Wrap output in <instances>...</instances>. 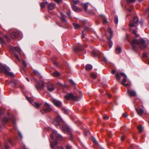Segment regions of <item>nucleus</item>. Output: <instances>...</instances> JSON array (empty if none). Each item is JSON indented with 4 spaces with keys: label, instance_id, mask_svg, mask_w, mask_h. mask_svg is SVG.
<instances>
[{
    "label": "nucleus",
    "instance_id": "obj_27",
    "mask_svg": "<svg viewBox=\"0 0 149 149\" xmlns=\"http://www.w3.org/2000/svg\"><path fill=\"white\" fill-rule=\"evenodd\" d=\"M82 50L81 47V46L80 47H77L74 50L76 52H79Z\"/></svg>",
    "mask_w": 149,
    "mask_h": 149
},
{
    "label": "nucleus",
    "instance_id": "obj_25",
    "mask_svg": "<svg viewBox=\"0 0 149 149\" xmlns=\"http://www.w3.org/2000/svg\"><path fill=\"white\" fill-rule=\"evenodd\" d=\"M139 131L140 132H142L143 130V127L141 125H139L137 127Z\"/></svg>",
    "mask_w": 149,
    "mask_h": 149
},
{
    "label": "nucleus",
    "instance_id": "obj_64",
    "mask_svg": "<svg viewBox=\"0 0 149 149\" xmlns=\"http://www.w3.org/2000/svg\"><path fill=\"white\" fill-rule=\"evenodd\" d=\"M88 131H87L86 132H84V134H85V136H87V133H88Z\"/></svg>",
    "mask_w": 149,
    "mask_h": 149
},
{
    "label": "nucleus",
    "instance_id": "obj_8",
    "mask_svg": "<svg viewBox=\"0 0 149 149\" xmlns=\"http://www.w3.org/2000/svg\"><path fill=\"white\" fill-rule=\"evenodd\" d=\"M63 122V120L61 116H58L56 118V120L54 121L53 122V123L56 125L58 126L60 125V123L61 122Z\"/></svg>",
    "mask_w": 149,
    "mask_h": 149
},
{
    "label": "nucleus",
    "instance_id": "obj_23",
    "mask_svg": "<svg viewBox=\"0 0 149 149\" xmlns=\"http://www.w3.org/2000/svg\"><path fill=\"white\" fill-rule=\"evenodd\" d=\"M51 75L54 77H58L60 76V74L58 71H56L52 73Z\"/></svg>",
    "mask_w": 149,
    "mask_h": 149
},
{
    "label": "nucleus",
    "instance_id": "obj_17",
    "mask_svg": "<svg viewBox=\"0 0 149 149\" xmlns=\"http://www.w3.org/2000/svg\"><path fill=\"white\" fill-rule=\"evenodd\" d=\"M136 110L138 114L140 116H142L143 114L144 111V110L141 108H140L139 109L136 108Z\"/></svg>",
    "mask_w": 149,
    "mask_h": 149
},
{
    "label": "nucleus",
    "instance_id": "obj_7",
    "mask_svg": "<svg viewBox=\"0 0 149 149\" xmlns=\"http://www.w3.org/2000/svg\"><path fill=\"white\" fill-rule=\"evenodd\" d=\"M139 21V18L137 17H134L133 21H131L130 22L129 25L131 27H136L138 25Z\"/></svg>",
    "mask_w": 149,
    "mask_h": 149
},
{
    "label": "nucleus",
    "instance_id": "obj_16",
    "mask_svg": "<svg viewBox=\"0 0 149 149\" xmlns=\"http://www.w3.org/2000/svg\"><path fill=\"white\" fill-rule=\"evenodd\" d=\"M19 36V33L17 32H14L10 34V37L13 39H15L18 37Z\"/></svg>",
    "mask_w": 149,
    "mask_h": 149
},
{
    "label": "nucleus",
    "instance_id": "obj_38",
    "mask_svg": "<svg viewBox=\"0 0 149 149\" xmlns=\"http://www.w3.org/2000/svg\"><path fill=\"white\" fill-rule=\"evenodd\" d=\"M22 64L24 65L25 68H26L27 67V64L26 62L24 60H22Z\"/></svg>",
    "mask_w": 149,
    "mask_h": 149
},
{
    "label": "nucleus",
    "instance_id": "obj_45",
    "mask_svg": "<svg viewBox=\"0 0 149 149\" xmlns=\"http://www.w3.org/2000/svg\"><path fill=\"white\" fill-rule=\"evenodd\" d=\"M108 22L107 19V18H105L103 19V23L105 24Z\"/></svg>",
    "mask_w": 149,
    "mask_h": 149
},
{
    "label": "nucleus",
    "instance_id": "obj_2",
    "mask_svg": "<svg viewBox=\"0 0 149 149\" xmlns=\"http://www.w3.org/2000/svg\"><path fill=\"white\" fill-rule=\"evenodd\" d=\"M82 96L81 93L78 92L77 95H74L72 93H69L64 96V97L66 99L69 100L72 99L74 101L79 100Z\"/></svg>",
    "mask_w": 149,
    "mask_h": 149
},
{
    "label": "nucleus",
    "instance_id": "obj_19",
    "mask_svg": "<svg viewBox=\"0 0 149 149\" xmlns=\"http://www.w3.org/2000/svg\"><path fill=\"white\" fill-rule=\"evenodd\" d=\"M60 13L61 16V20L65 22L66 23H67L66 16L62 13L61 12Z\"/></svg>",
    "mask_w": 149,
    "mask_h": 149
},
{
    "label": "nucleus",
    "instance_id": "obj_28",
    "mask_svg": "<svg viewBox=\"0 0 149 149\" xmlns=\"http://www.w3.org/2000/svg\"><path fill=\"white\" fill-rule=\"evenodd\" d=\"M9 84L12 85L14 87H15L16 86V84L13 81H11L9 83Z\"/></svg>",
    "mask_w": 149,
    "mask_h": 149
},
{
    "label": "nucleus",
    "instance_id": "obj_10",
    "mask_svg": "<svg viewBox=\"0 0 149 149\" xmlns=\"http://www.w3.org/2000/svg\"><path fill=\"white\" fill-rule=\"evenodd\" d=\"M47 88L48 90L50 92H52L55 89L54 85L51 82L48 83Z\"/></svg>",
    "mask_w": 149,
    "mask_h": 149
},
{
    "label": "nucleus",
    "instance_id": "obj_57",
    "mask_svg": "<svg viewBox=\"0 0 149 149\" xmlns=\"http://www.w3.org/2000/svg\"><path fill=\"white\" fill-rule=\"evenodd\" d=\"M57 149H64V148L61 146H59L57 147Z\"/></svg>",
    "mask_w": 149,
    "mask_h": 149
},
{
    "label": "nucleus",
    "instance_id": "obj_6",
    "mask_svg": "<svg viewBox=\"0 0 149 149\" xmlns=\"http://www.w3.org/2000/svg\"><path fill=\"white\" fill-rule=\"evenodd\" d=\"M61 129L64 132H69L68 134L70 139V140H72V133L71 132H70V129L69 127L66 125L64 124L62 125Z\"/></svg>",
    "mask_w": 149,
    "mask_h": 149
},
{
    "label": "nucleus",
    "instance_id": "obj_37",
    "mask_svg": "<svg viewBox=\"0 0 149 149\" xmlns=\"http://www.w3.org/2000/svg\"><path fill=\"white\" fill-rule=\"evenodd\" d=\"M79 3V1L78 0H73V3L74 5H76L78 4Z\"/></svg>",
    "mask_w": 149,
    "mask_h": 149
},
{
    "label": "nucleus",
    "instance_id": "obj_47",
    "mask_svg": "<svg viewBox=\"0 0 149 149\" xmlns=\"http://www.w3.org/2000/svg\"><path fill=\"white\" fill-rule=\"evenodd\" d=\"M34 73L36 75H40L39 72L37 70H34Z\"/></svg>",
    "mask_w": 149,
    "mask_h": 149
},
{
    "label": "nucleus",
    "instance_id": "obj_53",
    "mask_svg": "<svg viewBox=\"0 0 149 149\" xmlns=\"http://www.w3.org/2000/svg\"><path fill=\"white\" fill-rule=\"evenodd\" d=\"M8 141L13 146V143H12V141H11V140L10 139H8Z\"/></svg>",
    "mask_w": 149,
    "mask_h": 149
},
{
    "label": "nucleus",
    "instance_id": "obj_18",
    "mask_svg": "<svg viewBox=\"0 0 149 149\" xmlns=\"http://www.w3.org/2000/svg\"><path fill=\"white\" fill-rule=\"evenodd\" d=\"M72 10L75 12H79L81 11V10L80 9L78 8L76 6L73 5H72Z\"/></svg>",
    "mask_w": 149,
    "mask_h": 149
},
{
    "label": "nucleus",
    "instance_id": "obj_9",
    "mask_svg": "<svg viewBox=\"0 0 149 149\" xmlns=\"http://www.w3.org/2000/svg\"><path fill=\"white\" fill-rule=\"evenodd\" d=\"M44 87V82L43 81H39L36 85V87L38 90L43 88Z\"/></svg>",
    "mask_w": 149,
    "mask_h": 149
},
{
    "label": "nucleus",
    "instance_id": "obj_42",
    "mask_svg": "<svg viewBox=\"0 0 149 149\" xmlns=\"http://www.w3.org/2000/svg\"><path fill=\"white\" fill-rule=\"evenodd\" d=\"M55 1L58 3L59 4L62 2V0H54Z\"/></svg>",
    "mask_w": 149,
    "mask_h": 149
},
{
    "label": "nucleus",
    "instance_id": "obj_5",
    "mask_svg": "<svg viewBox=\"0 0 149 149\" xmlns=\"http://www.w3.org/2000/svg\"><path fill=\"white\" fill-rule=\"evenodd\" d=\"M52 110L50 105L47 103L45 102L43 107V109L40 110V112L42 113L50 112Z\"/></svg>",
    "mask_w": 149,
    "mask_h": 149
},
{
    "label": "nucleus",
    "instance_id": "obj_12",
    "mask_svg": "<svg viewBox=\"0 0 149 149\" xmlns=\"http://www.w3.org/2000/svg\"><path fill=\"white\" fill-rule=\"evenodd\" d=\"M128 95L130 97L136 96V92L133 90H128L127 91Z\"/></svg>",
    "mask_w": 149,
    "mask_h": 149
},
{
    "label": "nucleus",
    "instance_id": "obj_11",
    "mask_svg": "<svg viewBox=\"0 0 149 149\" xmlns=\"http://www.w3.org/2000/svg\"><path fill=\"white\" fill-rule=\"evenodd\" d=\"M120 75L124 77V78L121 83V84L125 86H127V84H125L127 81V77L126 75L123 72H120Z\"/></svg>",
    "mask_w": 149,
    "mask_h": 149
},
{
    "label": "nucleus",
    "instance_id": "obj_29",
    "mask_svg": "<svg viewBox=\"0 0 149 149\" xmlns=\"http://www.w3.org/2000/svg\"><path fill=\"white\" fill-rule=\"evenodd\" d=\"M14 49L20 54L21 53V50L20 49L15 47H14Z\"/></svg>",
    "mask_w": 149,
    "mask_h": 149
},
{
    "label": "nucleus",
    "instance_id": "obj_13",
    "mask_svg": "<svg viewBox=\"0 0 149 149\" xmlns=\"http://www.w3.org/2000/svg\"><path fill=\"white\" fill-rule=\"evenodd\" d=\"M53 102L54 105L57 107H59L62 105L61 102L57 100L54 99Z\"/></svg>",
    "mask_w": 149,
    "mask_h": 149
},
{
    "label": "nucleus",
    "instance_id": "obj_39",
    "mask_svg": "<svg viewBox=\"0 0 149 149\" xmlns=\"http://www.w3.org/2000/svg\"><path fill=\"white\" fill-rule=\"evenodd\" d=\"M40 6L41 8H44L45 6L44 3L43 2L41 3H40Z\"/></svg>",
    "mask_w": 149,
    "mask_h": 149
},
{
    "label": "nucleus",
    "instance_id": "obj_54",
    "mask_svg": "<svg viewBox=\"0 0 149 149\" xmlns=\"http://www.w3.org/2000/svg\"><path fill=\"white\" fill-rule=\"evenodd\" d=\"M123 116L125 117H127L128 116V115H127V113H125L123 114Z\"/></svg>",
    "mask_w": 149,
    "mask_h": 149
},
{
    "label": "nucleus",
    "instance_id": "obj_51",
    "mask_svg": "<svg viewBox=\"0 0 149 149\" xmlns=\"http://www.w3.org/2000/svg\"><path fill=\"white\" fill-rule=\"evenodd\" d=\"M26 98L27 100L30 103L31 102H32V101H31V99L30 98L28 97H27V96L26 97Z\"/></svg>",
    "mask_w": 149,
    "mask_h": 149
},
{
    "label": "nucleus",
    "instance_id": "obj_62",
    "mask_svg": "<svg viewBox=\"0 0 149 149\" xmlns=\"http://www.w3.org/2000/svg\"><path fill=\"white\" fill-rule=\"evenodd\" d=\"M125 138V136H122L121 138V140L122 141Z\"/></svg>",
    "mask_w": 149,
    "mask_h": 149
},
{
    "label": "nucleus",
    "instance_id": "obj_14",
    "mask_svg": "<svg viewBox=\"0 0 149 149\" xmlns=\"http://www.w3.org/2000/svg\"><path fill=\"white\" fill-rule=\"evenodd\" d=\"M31 103L35 108L37 109L39 108L41 105V103H38L37 102L32 101V102H31Z\"/></svg>",
    "mask_w": 149,
    "mask_h": 149
},
{
    "label": "nucleus",
    "instance_id": "obj_46",
    "mask_svg": "<svg viewBox=\"0 0 149 149\" xmlns=\"http://www.w3.org/2000/svg\"><path fill=\"white\" fill-rule=\"evenodd\" d=\"M0 40H1V44H5V41L1 38Z\"/></svg>",
    "mask_w": 149,
    "mask_h": 149
},
{
    "label": "nucleus",
    "instance_id": "obj_32",
    "mask_svg": "<svg viewBox=\"0 0 149 149\" xmlns=\"http://www.w3.org/2000/svg\"><path fill=\"white\" fill-rule=\"evenodd\" d=\"M88 3H86L84 5V8L85 11H86L88 9Z\"/></svg>",
    "mask_w": 149,
    "mask_h": 149
},
{
    "label": "nucleus",
    "instance_id": "obj_21",
    "mask_svg": "<svg viewBox=\"0 0 149 149\" xmlns=\"http://www.w3.org/2000/svg\"><path fill=\"white\" fill-rule=\"evenodd\" d=\"M50 141L51 147L53 149L54 148V147L58 145L57 142H54L51 141Z\"/></svg>",
    "mask_w": 149,
    "mask_h": 149
},
{
    "label": "nucleus",
    "instance_id": "obj_40",
    "mask_svg": "<svg viewBox=\"0 0 149 149\" xmlns=\"http://www.w3.org/2000/svg\"><path fill=\"white\" fill-rule=\"evenodd\" d=\"M4 37L6 39L7 41L9 42L10 41V39L8 38V36L7 35H5L4 36Z\"/></svg>",
    "mask_w": 149,
    "mask_h": 149
},
{
    "label": "nucleus",
    "instance_id": "obj_48",
    "mask_svg": "<svg viewBox=\"0 0 149 149\" xmlns=\"http://www.w3.org/2000/svg\"><path fill=\"white\" fill-rule=\"evenodd\" d=\"M84 31H82V35L81 36V38H82V39H83V40L85 41V40L83 39L84 37Z\"/></svg>",
    "mask_w": 149,
    "mask_h": 149
},
{
    "label": "nucleus",
    "instance_id": "obj_44",
    "mask_svg": "<svg viewBox=\"0 0 149 149\" xmlns=\"http://www.w3.org/2000/svg\"><path fill=\"white\" fill-rule=\"evenodd\" d=\"M132 33L134 34L136 36H138V35L136 33V30L132 31Z\"/></svg>",
    "mask_w": 149,
    "mask_h": 149
},
{
    "label": "nucleus",
    "instance_id": "obj_55",
    "mask_svg": "<svg viewBox=\"0 0 149 149\" xmlns=\"http://www.w3.org/2000/svg\"><path fill=\"white\" fill-rule=\"evenodd\" d=\"M62 110L65 113H67L68 112L67 110L64 108Z\"/></svg>",
    "mask_w": 149,
    "mask_h": 149
},
{
    "label": "nucleus",
    "instance_id": "obj_35",
    "mask_svg": "<svg viewBox=\"0 0 149 149\" xmlns=\"http://www.w3.org/2000/svg\"><path fill=\"white\" fill-rule=\"evenodd\" d=\"M131 147L132 149H138V147L134 144H131Z\"/></svg>",
    "mask_w": 149,
    "mask_h": 149
},
{
    "label": "nucleus",
    "instance_id": "obj_43",
    "mask_svg": "<svg viewBox=\"0 0 149 149\" xmlns=\"http://www.w3.org/2000/svg\"><path fill=\"white\" fill-rule=\"evenodd\" d=\"M15 57H16V58L19 61H20V59L19 58V57H18V55L16 54H15Z\"/></svg>",
    "mask_w": 149,
    "mask_h": 149
},
{
    "label": "nucleus",
    "instance_id": "obj_58",
    "mask_svg": "<svg viewBox=\"0 0 149 149\" xmlns=\"http://www.w3.org/2000/svg\"><path fill=\"white\" fill-rule=\"evenodd\" d=\"M149 11V6H148V8L145 10V12H148Z\"/></svg>",
    "mask_w": 149,
    "mask_h": 149
},
{
    "label": "nucleus",
    "instance_id": "obj_3",
    "mask_svg": "<svg viewBox=\"0 0 149 149\" xmlns=\"http://www.w3.org/2000/svg\"><path fill=\"white\" fill-rule=\"evenodd\" d=\"M1 72L4 71L5 74L8 76H10L12 77H14V74L12 73L9 72L10 69L8 66L3 65L1 64Z\"/></svg>",
    "mask_w": 149,
    "mask_h": 149
},
{
    "label": "nucleus",
    "instance_id": "obj_15",
    "mask_svg": "<svg viewBox=\"0 0 149 149\" xmlns=\"http://www.w3.org/2000/svg\"><path fill=\"white\" fill-rule=\"evenodd\" d=\"M55 6V5L53 3H51L49 4L47 8L49 10H52L54 9Z\"/></svg>",
    "mask_w": 149,
    "mask_h": 149
},
{
    "label": "nucleus",
    "instance_id": "obj_49",
    "mask_svg": "<svg viewBox=\"0 0 149 149\" xmlns=\"http://www.w3.org/2000/svg\"><path fill=\"white\" fill-rule=\"evenodd\" d=\"M66 149H71V147L69 145H67L66 146Z\"/></svg>",
    "mask_w": 149,
    "mask_h": 149
},
{
    "label": "nucleus",
    "instance_id": "obj_1",
    "mask_svg": "<svg viewBox=\"0 0 149 149\" xmlns=\"http://www.w3.org/2000/svg\"><path fill=\"white\" fill-rule=\"evenodd\" d=\"M131 44L134 50L136 52H137L138 51V45L143 50L144 49L147 47V45L146 44L145 41L142 39L139 40L134 39L132 40Z\"/></svg>",
    "mask_w": 149,
    "mask_h": 149
},
{
    "label": "nucleus",
    "instance_id": "obj_52",
    "mask_svg": "<svg viewBox=\"0 0 149 149\" xmlns=\"http://www.w3.org/2000/svg\"><path fill=\"white\" fill-rule=\"evenodd\" d=\"M103 118L104 119H108L109 118V117L107 115H106L103 117Z\"/></svg>",
    "mask_w": 149,
    "mask_h": 149
},
{
    "label": "nucleus",
    "instance_id": "obj_34",
    "mask_svg": "<svg viewBox=\"0 0 149 149\" xmlns=\"http://www.w3.org/2000/svg\"><path fill=\"white\" fill-rule=\"evenodd\" d=\"M97 77V75L96 74L93 72H92L91 73V77L93 78L94 79H95Z\"/></svg>",
    "mask_w": 149,
    "mask_h": 149
},
{
    "label": "nucleus",
    "instance_id": "obj_31",
    "mask_svg": "<svg viewBox=\"0 0 149 149\" xmlns=\"http://www.w3.org/2000/svg\"><path fill=\"white\" fill-rule=\"evenodd\" d=\"M8 118L6 117H4L3 118L2 121L3 123L4 124L7 123L8 122Z\"/></svg>",
    "mask_w": 149,
    "mask_h": 149
},
{
    "label": "nucleus",
    "instance_id": "obj_33",
    "mask_svg": "<svg viewBox=\"0 0 149 149\" xmlns=\"http://www.w3.org/2000/svg\"><path fill=\"white\" fill-rule=\"evenodd\" d=\"M4 146L6 149H10V146L6 142H4Z\"/></svg>",
    "mask_w": 149,
    "mask_h": 149
},
{
    "label": "nucleus",
    "instance_id": "obj_20",
    "mask_svg": "<svg viewBox=\"0 0 149 149\" xmlns=\"http://www.w3.org/2000/svg\"><path fill=\"white\" fill-rule=\"evenodd\" d=\"M116 54H119L122 52V49L120 46H117L116 49Z\"/></svg>",
    "mask_w": 149,
    "mask_h": 149
},
{
    "label": "nucleus",
    "instance_id": "obj_30",
    "mask_svg": "<svg viewBox=\"0 0 149 149\" xmlns=\"http://www.w3.org/2000/svg\"><path fill=\"white\" fill-rule=\"evenodd\" d=\"M118 16H116L114 17V22L116 24H117L118 23Z\"/></svg>",
    "mask_w": 149,
    "mask_h": 149
},
{
    "label": "nucleus",
    "instance_id": "obj_24",
    "mask_svg": "<svg viewBox=\"0 0 149 149\" xmlns=\"http://www.w3.org/2000/svg\"><path fill=\"white\" fill-rule=\"evenodd\" d=\"M120 74L117 73L115 75L116 78V80L118 82H120Z\"/></svg>",
    "mask_w": 149,
    "mask_h": 149
},
{
    "label": "nucleus",
    "instance_id": "obj_60",
    "mask_svg": "<svg viewBox=\"0 0 149 149\" xmlns=\"http://www.w3.org/2000/svg\"><path fill=\"white\" fill-rule=\"evenodd\" d=\"M116 71L115 70H112V72H111V73L112 74H114L115 73H116Z\"/></svg>",
    "mask_w": 149,
    "mask_h": 149
},
{
    "label": "nucleus",
    "instance_id": "obj_41",
    "mask_svg": "<svg viewBox=\"0 0 149 149\" xmlns=\"http://www.w3.org/2000/svg\"><path fill=\"white\" fill-rule=\"evenodd\" d=\"M112 45H113V42L111 40H110L109 41V47L110 48H111L112 46Z\"/></svg>",
    "mask_w": 149,
    "mask_h": 149
},
{
    "label": "nucleus",
    "instance_id": "obj_59",
    "mask_svg": "<svg viewBox=\"0 0 149 149\" xmlns=\"http://www.w3.org/2000/svg\"><path fill=\"white\" fill-rule=\"evenodd\" d=\"M23 149H28L24 145V144H23Z\"/></svg>",
    "mask_w": 149,
    "mask_h": 149
},
{
    "label": "nucleus",
    "instance_id": "obj_22",
    "mask_svg": "<svg viewBox=\"0 0 149 149\" xmlns=\"http://www.w3.org/2000/svg\"><path fill=\"white\" fill-rule=\"evenodd\" d=\"M93 68L92 66L90 64L87 65L85 67V69L87 71H89Z\"/></svg>",
    "mask_w": 149,
    "mask_h": 149
},
{
    "label": "nucleus",
    "instance_id": "obj_4",
    "mask_svg": "<svg viewBox=\"0 0 149 149\" xmlns=\"http://www.w3.org/2000/svg\"><path fill=\"white\" fill-rule=\"evenodd\" d=\"M56 137V140L57 141H61L63 140V137L61 135L58 133V132L56 130L54 131V132L50 135V137L52 140L54 139V136Z\"/></svg>",
    "mask_w": 149,
    "mask_h": 149
},
{
    "label": "nucleus",
    "instance_id": "obj_61",
    "mask_svg": "<svg viewBox=\"0 0 149 149\" xmlns=\"http://www.w3.org/2000/svg\"><path fill=\"white\" fill-rule=\"evenodd\" d=\"M94 138V140L93 141V142L95 143H97L96 140L94 138Z\"/></svg>",
    "mask_w": 149,
    "mask_h": 149
},
{
    "label": "nucleus",
    "instance_id": "obj_56",
    "mask_svg": "<svg viewBox=\"0 0 149 149\" xmlns=\"http://www.w3.org/2000/svg\"><path fill=\"white\" fill-rule=\"evenodd\" d=\"M110 33H111V36H110V40H111V39L112 37V36L113 34V33L112 32V30L111 29H110Z\"/></svg>",
    "mask_w": 149,
    "mask_h": 149
},
{
    "label": "nucleus",
    "instance_id": "obj_63",
    "mask_svg": "<svg viewBox=\"0 0 149 149\" xmlns=\"http://www.w3.org/2000/svg\"><path fill=\"white\" fill-rule=\"evenodd\" d=\"M19 136L21 138V139H22V136L21 134L20 133H19Z\"/></svg>",
    "mask_w": 149,
    "mask_h": 149
},
{
    "label": "nucleus",
    "instance_id": "obj_26",
    "mask_svg": "<svg viewBox=\"0 0 149 149\" xmlns=\"http://www.w3.org/2000/svg\"><path fill=\"white\" fill-rule=\"evenodd\" d=\"M73 25L74 27V28L76 29H77L80 28V27L79 25L77 23H73Z\"/></svg>",
    "mask_w": 149,
    "mask_h": 149
},
{
    "label": "nucleus",
    "instance_id": "obj_36",
    "mask_svg": "<svg viewBox=\"0 0 149 149\" xmlns=\"http://www.w3.org/2000/svg\"><path fill=\"white\" fill-rule=\"evenodd\" d=\"M92 54H93V55L94 56L96 57H98L99 56V54H98L97 53L95 52H92Z\"/></svg>",
    "mask_w": 149,
    "mask_h": 149
},
{
    "label": "nucleus",
    "instance_id": "obj_50",
    "mask_svg": "<svg viewBox=\"0 0 149 149\" xmlns=\"http://www.w3.org/2000/svg\"><path fill=\"white\" fill-rule=\"evenodd\" d=\"M136 0H127L128 3H133Z\"/></svg>",
    "mask_w": 149,
    "mask_h": 149
}]
</instances>
